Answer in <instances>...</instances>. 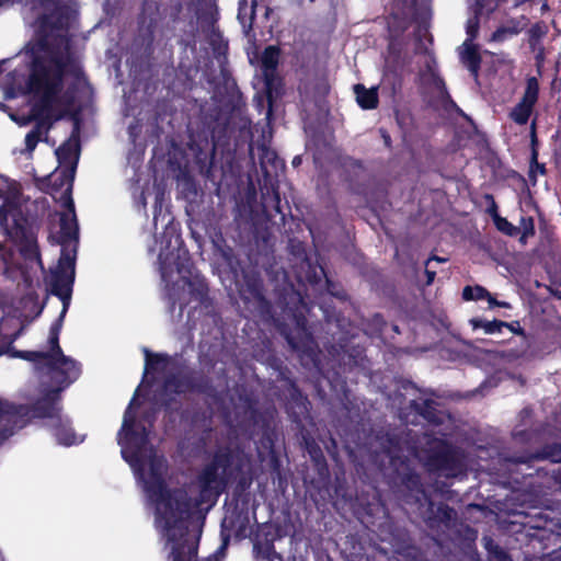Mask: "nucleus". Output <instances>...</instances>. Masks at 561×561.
<instances>
[{
  "instance_id": "nucleus-5",
  "label": "nucleus",
  "mask_w": 561,
  "mask_h": 561,
  "mask_svg": "<svg viewBox=\"0 0 561 561\" xmlns=\"http://www.w3.org/2000/svg\"><path fill=\"white\" fill-rule=\"evenodd\" d=\"M0 227L18 248L25 262L36 263L44 270L36 226L23 214L22 208L11 199L8 190L4 187H0Z\"/></svg>"
},
{
  "instance_id": "nucleus-61",
  "label": "nucleus",
  "mask_w": 561,
  "mask_h": 561,
  "mask_svg": "<svg viewBox=\"0 0 561 561\" xmlns=\"http://www.w3.org/2000/svg\"><path fill=\"white\" fill-rule=\"evenodd\" d=\"M41 1V4L44 7V8H47V7H50V5H54L55 8L58 7V2L59 0H39Z\"/></svg>"
},
{
  "instance_id": "nucleus-16",
  "label": "nucleus",
  "mask_w": 561,
  "mask_h": 561,
  "mask_svg": "<svg viewBox=\"0 0 561 561\" xmlns=\"http://www.w3.org/2000/svg\"><path fill=\"white\" fill-rule=\"evenodd\" d=\"M54 363L55 365L49 368V371L51 373V379L58 385L57 388H61V390L76 381L81 375L80 363L65 354L54 359Z\"/></svg>"
},
{
  "instance_id": "nucleus-50",
  "label": "nucleus",
  "mask_w": 561,
  "mask_h": 561,
  "mask_svg": "<svg viewBox=\"0 0 561 561\" xmlns=\"http://www.w3.org/2000/svg\"><path fill=\"white\" fill-rule=\"evenodd\" d=\"M480 28V18L479 13L476 12V14L467 20L466 23V33L468 35V38L465 41V43H472L479 34Z\"/></svg>"
},
{
  "instance_id": "nucleus-45",
  "label": "nucleus",
  "mask_w": 561,
  "mask_h": 561,
  "mask_svg": "<svg viewBox=\"0 0 561 561\" xmlns=\"http://www.w3.org/2000/svg\"><path fill=\"white\" fill-rule=\"evenodd\" d=\"M489 296H490L489 290L481 285H474V286L467 285L462 289V299L466 301L483 300V299H485V297H489Z\"/></svg>"
},
{
  "instance_id": "nucleus-12",
  "label": "nucleus",
  "mask_w": 561,
  "mask_h": 561,
  "mask_svg": "<svg viewBox=\"0 0 561 561\" xmlns=\"http://www.w3.org/2000/svg\"><path fill=\"white\" fill-rule=\"evenodd\" d=\"M165 533L168 542L171 543L172 561H197L201 535L192 534L188 525Z\"/></svg>"
},
{
  "instance_id": "nucleus-59",
  "label": "nucleus",
  "mask_w": 561,
  "mask_h": 561,
  "mask_svg": "<svg viewBox=\"0 0 561 561\" xmlns=\"http://www.w3.org/2000/svg\"><path fill=\"white\" fill-rule=\"evenodd\" d=\"M345 165H350L352 168H357V169H362L363 168L362 161L357 160V159H353V158L346 159Z\"/></svg>"
},
{
  "instance_id": "nucleus-40",
  "label": "nucleus",
  "mask_w": 561,
  "mask_h": 561,
  "mask_svg": "<svg viewBox=\"0 0 561 561\" xmlns=\"http://www.w3.org/2000/svg\"><path fill=\"white\" fill-rule=\"evenodd\" d=\"M470 324L472 329H483L486 334H494L502 332L504 325H506L505 321L494 319L492 321H488L482 318H472L470 319Z\"/></svg>"
},
{
  "instance_id": "nucleus-1",
  "label": "nucleus",
  "mask_w": 561,
  "mask_h": 561,
  "mask_svg": "<svg viewBox=\"0 0 561 561\" xmlns=\"http://www.w3.org/2000/svg\"><path fill=\"white\" fill-rule=\"evenodd\" d=\"M72 77L80 81L85 79L81 64L69 51L46 49L44 54L32 56L25 92L36 99L32 113L35 126L25 136V148L33 151L47 133L54 121L62 118L76 103V85L65 89V79Z\"/></svg>"
},
{
  "instance_id": "nucleus-20",
  "label": "nucleus",
  "mask_w": 561,
  "mask_h": 561,
  "mask_svg": "<svg viewBox=\"0 0 561 561\" xmlns=\"http://www.w3.org/2000/svg\"><path fill=\"white\" fill-rule=\"evenodd\" d=\"M305 450L308 453L313 469L321 479L330 477L329 465L320 445L310 435L302 436Z\"/></svg>"
},
{
  "instance_id": "nucleus-9",
  "label": "nucleus",
  "mask_w": 561,
  "mask_h": 561,
  "mask_svg": "<svg viewBox=\"0 0 561 561\" xmlns=\"http://www.w3.org/2000/svg\"><path fill=\"white\" fill-rule=\"evenodd\" d=\"M422 453V460L428 472L456 478L467 470L465 451L446 439H428Z\"/></svg>"
},
{
  "instance_id": "nucleus-54",
  "label": "nucleus",
  "mask_w": 561,
  "mask_h": 561,
  "mask_svg": "<svg viewBox=\"0 0 561 561\" xmlns=\"http://www.w3.org/2000/svg\"><path fill=\"white\" fill-rule=\"evenodd\" d=\"M381 137L383 139V144L388 149H391L392 147V139L391 136L388 134L386 129H380Z\"/></svg>"
},
{
  "instance_id": "nucleus-37",
  "label": "nucleus",
  "mask_w": 561,
  "mask_h": 561,
  "mask_svg": "<svg viewBox=\"0 0 561 561\" xmlns=\"http://www.w3.org/2000/svg\"><path fill=\"white\" fill-rule=\"evenodd\" d=\"M416 4L417 0H392V7L396 11L392 14L396 19H400L407 23L414 18Z\"/></svg>"
},
{
  "instance_id": "nucleus-38",
  "label": "nucleus",
  "mask_w": 561,
  "mask_h": 561,
  "mask_svg": "<svg viewBox=\"0 0 561 561\" xmlns=\"http://www.w3.org/2000/svg\"><path fill=\"white\" fill-rule=\"evenodd\" d=\"M47 299L48 295L43 302H39L38 294L35 290H31L22 297L21 305L23 309L28 310L34 317H38L43 312Z\"/></svg>"
},
{
  "instance_id": "nucleus-48",
  "label": "nucleus",
  "mask_w": 561,
  "mask_h": 561,
  "mask_svg": "<svg viewBox=\"0 0 561 561\" xmlns=\"http://www.w3.org/2000/svg\"><path fill=\"white\" fill-rule=\"evenodd\" d=\"M366 327L373 335H381L387 327V321L381 313H374L366 322Z\"/></svg>"
},
{
  "instance_id": "nucleus-41",
  "label": "nucleus",
  "mask_w": 561,
  "mask_h": 561,
  "mask_svg": "<svg viewBox=\"0 0 561 561\" xmlns=\"http://www.w3.org/2000/svg\"><path fill=\"white\" fill-rule=\"evenodd\" d=\"M185 283L188 286L191 296L198 302H204L208 296V285L205 279H199L198 277L193 279L186 278Z\"/></svg>"
},
{
  "instance_id": "nucleus-28",
  "label": "nucleus",
  "mask_w": 561,
  "mask_h": 561,
  "mask_svg": "<svg viewBox=\"0 0 561 561\" xmlns=\"http://www.w3.org/2000/svg\"><path fill=\"white\" fill-rule=\"evenodd\" d=\"M356 102L363 110H375L379 105L378 88L371 87L367 89L364 84L354 85Z\"/></svg>"
},
{
  "instance_id": "nucleus-51",
  "label": "nucleus",
  "mask_w": 561,
  "mask_h": 561,
  "mask_svg": "<svg viewBox=\"0 0 561 561\" xmlns=\"http://www.w3.org/2000/svg\"><path fill=\"white\" fill-rule=\"evenodd\" d=\"M383 84L389 83L391 85L392 93L396 94L402 88V78L401 76L392 71L390 73H386L382 80Z\"/></svg>"
},
{
  "instance_id": "nucleus-58",
  "label": "nucleus",
  "mask_w": 561,
  "mask_h": 561,
  "mask_svg": "<svg viewBox=\"0 0 561 561\" xmlns=\"http://www.w3.org/2000/svg\"><path fill=\"white\" fill-rule=\"evenodd\" d=\"M387 443L390 445V447H393L394 449L399 450L400 447H399V440L396 436L393 435H387V438H386Z\"/></svg>"
},
{
  "instance_id": "nucleus-33",
  "label": "nucleus",
  "mask_w": 561,
  "mask_h": 561,
  "mask_svg": "<svg viewBox=\"0 0 561 561\" xmlns=\"http://www.w3.org/2000/svg\"><path fill=\"white\" fill-rule=\"evenodd\" d=\"M263 80H264V87H265V93L266 99L270 105V108L272 107L274 101L282 96L284 91V83L283 79L278 76L277 72H267L263 73Z\"/></svg>"
},
{
  "instance_id": "nucleus-21",
  "label": "nucleus",
  "mask_w": 561,
  "mask_h": 561,
  "mask_svg": "<svg viewBox=\"0 0 561 561\" xmlns=\"http://www.w3.org/2000/svg\"><path fill=\"white\" fill-rule=\"evenodd\" d=\"M529 23L526 15L519 18H512L506 21L504 25L499 26L492 34L489 42L504 43L523 32Z\"/></svg>"
},
{
  "instance_id": "nucleus-35",
  "label": "nucleus",
  "mask_w": 561,
  "mask_h": 561,
  "mask_svg": "<svg viewBox=\"0 0 561 561\" xmlns=\"http://www.w3.org/2000/svg\"><path fill=\"white\" fill-rule=\"evenodd\" d=\"M253 552L256 559L284 561L282 554L275 550L272 539H265L264 541L256 540L253 543Z\"/></svg>"
},
{
  "instance_id": "nucleus-36",
  "label": "nucleus",
  "mask_w": 561,
  "mask_h": 561,
  "mask_svg": "<svg viewBox=\"0 0 561 561\" xmlns=\"http://www.w3.org/2000/svg\"><path fill=\"white\" fill-rule=\"evenodd\" d=\"M13 356L35 364H43L48 369L55 365L51 354L43 351H15Z\"/></svg>"
},
{
  "instance_id": "nucleus-19",
  "label": "nucleus",
  "mask_w": 561,
  "mask_h": 561,
  "mask_svg": "<svg viewBox=\"0 0 561 561\" xmlns=\"http://www.w3.org/2000/svg\"><path fill=\"white\" fill-rule=\"evenodd\" d=\"M80 151V125L79 119H75V126L71 136L64 141L55 151L59 164H69L71 167L73 162L78 163V157Z\"/></svg>"
},
{
  "instance_id": "nucleus-27",
  "label": "nucleus",
  "mask_w": 561,
  "mask_h": 561,
  "mask_svg": "<svg viewBox=\"0 0 561 561\" xmlns=\"http://www.w3.org/2000/svg\"><path fill=\"white\" fill-rule=\"evenodd\" d=\"M262 208L263 213L268 219L280 216V220H285V213L283 211L282 199L277 188L272 187L271 193L262 194Z\"/></svg>"
},
{
  "instance_id": "nucleus-30",
  "label": "nucleus",
  "mask_w": 561,
  "mask_h": 561,
  "mask_svg": "<svg viewBox=\"0 0 561 561\" xmlns=\"http://www.w3.org/2000/svg\"><path fill=\"white\" fill-rule=\"evenodd\" d=\"M72 217L69 219L67 213H62L60 215V244L62 249L65 244L70 241H78L79 238V229L78 222L76 218V211L71 213Z\"/></svg>"
},
{
  "instance_id": "nucleus-44",
  "label": "nucleus",
  "mask_w": 561,
  "mask_h": 561,
  "mask_svg": "<svg viewBox=\"0 0 561 561\" xmlns=\"http://www.w3.org/2000/svg\"><path fill=\"white\" fill-rule=\"evenodd\" d=\"M55 437L59 444L65 446H71L78 443L75 430L66 425H59L55 428Z\"/></svg>"
},
{
  "instance_id": "nucleus-47",
  "label": "nucleus",
  "mask_w": 561,
  "mask_h": 561,
  "mask_svg": "<svg viewBox=\"0 0 561 561\" xmlns=\"http://www.w3.org/2000/svg\"><path fill=\"white\" fill-rule=\"evenodd\" d=\"M168 302H169V309H170L171 313H173L175 311V307H176V305H179L180 316H182V313L184 312V309L188 305V301L181 297L180 290L176 289L175 287H172L171 289H169Z\"/></svg>"
},
{
  "instance_id": "nucleus-14",
  "label": "nucleus",
  "mask_w": 561,
  "mask_h": 561,
  "mask_svg": "<svg viewBox=\"0 0 561 561\" xmlns=\"http://www.w3.org/2000/svg\"><path fill=\"white\" fill-rule=\"evenodd\" d=\"M297 278L301 283L305 282L309 284L314 289L322 287L323 284L330 296L339 299L346 298L345 290L340 284L334 283L328 277L324 267L319 264H312L309 259H306L301 263V271L298 273Z\"/></svg>"
},
{
  "instance_id": "nucleus-31",
  "label": "nucleus",
  "mask_w": 561,
  "mask_h": 561,
  "mask_svg": "<svg viewBox=\"0 0 561 561\" xmlns=\"http://www.w3.org/2000/svg\"><path fill=\"white\" fill-rule=\"evenodd\" d=\"M44 23L53 30H67L70 24V8L68 5H58L50 13L44 16Z\"/></svg>"
},
{
  "instance_id": "nucleus-10",
  "label": "nucleus",
  "mask_w": 561,
  "mask_h": 561,
  "mask_svg": "<svg viewBox=\"0 0 561 561\" xmlns=\"http://www.w3.org/2000/svg\"><path fill=\"white\" fill-rule=\"evenodd\" d=\"M76 248L70 253L67 249H61V254L57 266L50 271L49 294L58 297L62 304L60 312L67 314L69 309L73 283L76 276Z\"/></svg>"
},
{
  "instance_id": "nucleus-63",
  "label": "nucleus",
  "mask_w": 561,
  "mask_h": 561,
  "mask_svg": "<svg viewBox=\"0 0 561 561\" xmlns=\"http://www.w3.org/2000/svg\"><path fill=\"white\" fill-rule=\"evenodd\" d=\"M142 417H144V420H145V421H147V422L149 423V425L151 426V425H152V423H153V421H154V419H156V415H154V412H152V413H148V412H147Z\"/></svg>"
},
{
  "instance_id": "nucleus-22",
  "label": "nucleus",
  "mask_w": 561,
  "mask_h": 561,
  "mask_svg": "<svg viewBox=\"0 0 561 561\" xmlns=\"http://www.w3.org/2000/svg\"><path fill=\"white\" fill-rule=\"evenodd\" d=\"M217 20L213 13L204 15L202 23L207 24V28L204 27V32H208L209 44L216 54V56L226 55L228 49V43L224 42L222 34L216 24Z\"/></svg>"
},
{
  "instance_id": "nucleus-6",
  "label": "nucleus",
  "mask_w": 561,
  "mask_h": 561,
  "mask_svg": "<svg viewBox=\"0 0 561 561\" xmlns=\"http://www.w3.org/2000/svg\"><path fill=\"white\" fill-rule=\"evenodd\" d=\"M215 388L211 379L193 369H172L162 380L161 390L158 394L160 408L171 413L178 411L180 402L176 396L185 393L211 394Z\"/></svg>"
},
{
  "instance_id": "nucleus-46",
  "label": "nucleus",
  "mask_w": 561,
  "mask_h": 561,
  "mask_svg": "<svg viewBox=\"0 0 561 561\" xmlns=\"http://www.w3.org/2000/svg\"><path fill=\"white\" fill-rule=\"evenodd\" d=\"M426 70L430 73L432 85L439 92L443 98L450 99L445 80L438 75L434 67L431 64H427Z\"/></svg>"
},
{
  "instance_id": "nucleus-57",
  "label": "nucleus",
  "mask_w": 561,
  "mask_h": 561,
  "mask_svg": "<svg viewBox=\"0 0 561 561\" xmlns=\"http://www.w3.org/2000/svg\"><path fill=\"white\" fill-rule=\"evenodd\" d=\"M182 11V3L181 2H178L173 8H172V13H171V19L173 22H175L179 18V14L181 13Z\"/></svg>"
},
{
  "instance_id": "nucleus-25",
  "label": "nucleus",
  "mask_w": 561,
  "mask_h": 561,
  "mask_svg": "<svg viewBox=\"0 0 561 561\" xmlns=\"http://www.w3.org/2000/svg\"><path fill=\"white\" fill-rule=\"evenodd\" d=\"M462 65L469 70L474 80H478L481 69L482 57L478 46L473 43H463V50L460 54Z\"/></svg>"
},
{
  "instance_id": "nucleus-53",
  "label": "nucleus",
  "mask_w": 561,
  "mask_h": 561,
  "mask_svg": "<svg viewBox=\"0 0 561 561\" xmlns=\"http://www.w3.org/2000/svg\"><path fill=\"white\" fill-rule=\"evenodd\" d=\"M523 227H524V236H533L535 234V226H534V219L531 217L528 218H522Z\"/></svg>"
},
{
  "instance_id": "nucleus-60",
  "label": "nucleus",
  "mask_w": 561,
  "mask_h": 561,
  "mask_svg": "<svg viewBox=\"0 0 561 561\" xmlns=\"http://www.w3.org/2000/svg\"><path fill=\"white\" fill-rule=\"evenodd\" d=\"M552 480L561 486V469L554 470L552 472Z\"/></svg>"
},
{
  "instance_id": "nucleus-23",
  "label": "nucleus",
  "mask_w": 561,
  "mask_h": 561,
  "mask_svg": "<svg viewBox=\"0 0 561 561\" xmlns=\"http://www.w3.org/2000/svg\"><path fill=\"white\" fill-rule=\"evenodd\" d=\"M249 523L248 507L244 506L240 508L236 505L230 515L225 517L222 526L230 530H234L238 537H243L249 528Z\"/></svg>"
},
{
  "instance_id": "nucleus-34",
  "label": "nucleus",
  "mask_w": 561,
  "mask_h": 561,
  "mask_svg": "<svg viewBox=\"0 0 561 561\" xmlns=\"http://www.w3.org/2000/svg\"><path fill=\"white\" fill-rule=\"evenodd\" d=\"M280 58V49L278 46L270 45L264 48L261 56L262 75L267 72H277Z\"/></svg>"
},
{
  "instance_id": "nucleus-52",
  "label": "nucleus",
  "mask_w": 561,
  "mask_h": 561,
  "mask_svg": "<svg viewBox=\"0 0 561 561\" xmlns=\"http://www.w3.org/2000/svg\"><path fill=\"white\" fill-rule=\"evenodd\" d=\"M504 328L508 329L512 333H514L516 335H519V336H523L524 339H526V331L520 325L519 321L515 320V321H512V322H506V325H504Z\"/></svg>"
},
{
  "instance_id": "nucleus-15",
  "label": "nucleus",
  "mask_w": 561,
  "mask_h": 561,
  "mask_svg": "<svg viewBox=\"0 0 561 561\" xmlns=\"http://www.w3.org/2000/svg\"><path fill=\"white\" fill-rule=\"evenodd\" d=\"M539 82L536 77H529L522 100L511 112V118L518 125H525L529 121L534 106L538 101Z\"/></svg>"
},
{
  "instance_id": "nucleus-39",
  "label": "nucleus",
  "mask_w": 561,
  "mask_h": 561,
  "mask_svg": "<svg viewBox=\"0 0 561 561\" xmlns=\"http://www.w3.org/2000/svg\"><path fill=\"white\" fill-rule=\"evenodd\" d=\"M483 547L488 551V556L494 561H513L507 551L500 547L492 537L484 536L482 538Z\"/></svg>"
},
{
  "instance_id": "nucleus-49",
  "label": "nucleus",
  "mask_w": 561,
  "mask_h": 561,
  "mask_svg": "<svg viewBox=\"0 0 561 561\" xmlns=\"http://www.w3.org/2000/svg\"><path fill=\"white\" fill-rule=\"evenodd\" d=\"M494 225L499 231L508 237H516L519 232L517 227H515L512 222L502 216H496L494 218Z\"/></svg>"
},
{
  "instance_id": "nucleus-17",
  "label": "nucleus",
  "mask_w": 561,
  "mask_h": 561,
  "mask_svg": "<svg viewBox=\"0 0 561 561\" xmlns=\"http://www.w3.org/2000/svg\"><path fill=\"white\" fill-rule=\"evenodd\" d=\"M424 502L427 504L424 520L428 527H450L456 520L457 512L448 504L440 502L436 505L430 496Z\"/></svg>"
},
{
  "instance_id": "nucleus-42",
  "label": "nucleus",
  "mask_w": 561,
  "mask_h": 561,
  "mask_svg": "<svg viewBox=\"0 0 561 561\" xmlns=\"http://www.w3.org/2000/svg\"><path fill=\"white\" fill-rule=\"evenodd\" d=\"M531 458L545 460L548 459L556 463H561V443L546 444L540 451Z\"/></svg>"
},
{
  "instance_id": "nucleus-55",
  "label": "nucleus",
  "mask_w": 561,
  "mask_h": 561,
  "mask_svg": "<svg viewBox=\"0 0 561 561\" xmlns=\"http://www.w3.org/2000/svg\"><path fill=\"white\" fill-rule=\"evenodd\" d=\"M273 159H276V153L273 151H268L267 149H264V153L261 156V164L264 168L265 159L271 161Z\"/></svg>"
},
{
  "instance_id": "nucleus-43",
  "label": "nucleus",
  "mask_w": 561,
  "mask_h": 561,
  "mask_svg": "<svg viewBox=\"0 0 561 561\" xmlns=\"http://www.w3.org/2000/svg\"><path fill=\"white\" fill-rule=\"evenodd\" d=\"M530 147H531V154H530V169L533 170L534 167L541 173H546V167L543 163L538 162V138L536 133V123L533 122L530 127Z\"/></svg>"
},
{
  "instance_id": "nucleus-7",
  "label": "nucleus",
  "mask_w": 561,
  "mask_h": 561,
  "mask_svg": "<svg viewBox=\"0 0 561 561\" xmlns=\"http://www.w3.org/2000/svg\"><path fill=\"white\" fill-rule=\"evenodd\" d=\"M320 308L323 311L328 333L331 334L332 342H334L332 347L341 357L344 371H346V369L351 371L354 368H364L366 350L364 346L354 345L352 343L354 334L352 333L353 328L351 321L344 317L342 312L330 310L322 306H320Z\"/></svg>"
},
{
  "instance_id": "nucleus-32",
  "label": "nucleus",
  "mask_w": 561,
  "mask_h": 561,
  "mask_svg": "<svg viewBox=\"0 0 561 561\" xmlns=\"http://www.w3.org/2000/svg\"><path fill=\"white\" fill-rule=\"evenodd\" d=\"M65 317L66 314L60 312L58 318L53 321L49 328V335L47 341L49 350L47 351V353L51 354L54 359L64 355V352L59 344V335L64 325Z\"/></svg>"
},
{
  "instance_id": "nucleus-64",
  "label": "nucleus",
  "mask_w": 561,
  "mask_h": 561,
  "mask_svg": "<svg viewBox=\"0 0 561 561\" xmlns=\"http://www.w3.org/2000/svg\"><path fill=\"white\" fill-rule=\"evenodd\" d=\"M425 273L427 276V284H431L434 280L436 273L434 271H430L427 268H426Z\"/></svg>"
},
{
  "instance_id": "nucleus-29",
  "label": "nucleus",
  "mask_w": 561,
  "mask_h": 561,
  "mask_svg": "<svg viewBox=\"0 0 561 561\" xmlns=\"http://www.w3.org/2000/svg\"><path fill=\"white\" fill-rule=\"evenodd\" d=\"M401 484L411 492L412 496L417 503H420L422 500L425 501L430 496L425 492L421 476L415 471L409 470L402 474Z\"/></svg>"
},
{
  "instance_id": "nucleus-2",
  "label": "nucleus",
  "mask_w": 561,
  "mask_h": 561,
  "mask_svg": "<svg viewBox=\"0 0 561 561\" xmlns=\"http://www.w3.org/2000/svg\"><path fill=\"white\" fill-rule=\"evenodd\" d=\"M245 308L253 317L263 320H273L279 334L294 351H305L312 342V332L308 328L307 314L312 306L305 298L293 290L288 296L279 299L282 304L283 320L274 318L273 306L264 295V284L259 271L254 268L242 270V284L239 289Z\"/></svg>"
},
{
  "instance_id": "nucleus-26",
  "label": "nucleus",
  "mask_w": 561,
  "mask_h": 561,
  "mask_svg": "<svg viewBox=\"0 0 561 561\" xmlns=\"http://www.w3.org/2000/svg\"><path fill=\"white\" fill-rule=\"evenodd\" d=\"M547 33L548 26L542 21L534 23L527 31L528 46L533 53H537V61L543 57V46L541 45V41L547 35Z\"/></svg>"
},
{
  "instance_id": "nucleus-11",
  "label": "nucleus",
  "mask_w": 561,
  "mask_h": 561,
  "mask_svg": "<svg viewBox=\"0 0 561 561\" xmlns=\"http://www.w3.org/2000/svg\"><path fill=\"white\" fill-rule=\"evenodd\" d=\"M124 438L118 443L122 445V457L135 470L142 471L144 457L142 451L149 443V430L141 423H136L134 416H128V410L125 412V417L122 426Z\"/></svg>"
},
{
  "instance_id": "nucleus-56",
  "label": "nucleus",
  "mask_w": 561,
  "mask_h": 561,
  "mask_svg": "<svg viewBox=\"0 0 561 561\" xmlns=\"http://www.w3.org/2000/svg\"><path fill=\"white\" fill-rule=\"evenodd\" d=\"M488 197L492 201V204L491 206L489 207V214L492 216V218L494 219L496 216H500L499 215V211H497V205L496 203L494 202L492 195H488Z\"/></svg>"
},
{
  "instance_id": "nucleus-3",
  "label": "nucleus",
  "mask_w": 561,
  "mask_h": 561,
  "mask_svg": "<svg viewBox=\"0 0 561 561\" xmlns=\"http://www.w3.org/2000/svg\"><path fill=\"white\" fill-rule=\"evenodd\" d=\"M243 466L244 455L240 451L230 447L217 449L197 476L198 496L194 507L203 504L215 505L234 474L241 473L234 493L240 495L247 492L252 484V477L242 472Z\"/></svg>"
},
{
  "instance_id": "nucleus-13",
  "label": "nucleus",
  "mask_w": 561,
  "mask_h": 561,
  "mask_svg": "<svg viewBox=\"0 0 561 561\" xmlns=\"http://www.w3.org/2000/svg\"><path fill=\"white\" fill-rule=\"evenodd\" d=\"M75 173L76 162H73L71 167L64 168L47 178L46 193L58 201L69 213L75 211V202L72 198Z\"/></svg>"
},
{
  "instance_id": "nucleus-8",
  "label": "nucleus",
  "mask_w": 561,
  "mask_h": 561,
  "mask_svg": "<svg viewBox=\"0 0 561 561\" xmlns=\"http://www.w3.org/2000/svg\"><path fill=\"white\" fill-rule=\"evenodd\" d=\"M61 388L50 389L33 404H15L10 402L4 407L0 431H10V437L16 430L23 428L31 419H59L60 408L58 407L59 392Z\"/></svg>"
},
{
  "instance_id": "nucleus-62",
  "label": "nucleus",
  "mask_w": 561,
  "mask_h": 561,
  "mask_svg": "<svg viewBox=\"0 0 561 561\" xmlns=\"http://www.w3.org/2000/svg\"><path fill=\"white\" fill-rule=\"evenodd\" d=\"M485 299L488 300L491 308L499 307V305H500V301L495 297H493L491 294L489 297H485Z\"/></svg>"
},
{
  "instance_id": "nucleus-18",
  "label": "nucleus",
  "mask_w": 561,
  "mask_h": 561,
  "mask_svg": "<svg viewBox=\"0 0 561 561\" xmlns=\"http://www.w3.org/2000/svg\"><path fill=\"white\" fill-rule=\"evenodd\" d=\"M142 352L145 355L144 376L164 374L179 366L176 356H171L168 353H153L147 347H144Z\"/></svg>"
},
{
  "instance_id": "nucleus-24",
  "label": "nucleus",
  "mask_w": 561,
  "mask_h": 561,
  "mask_svg": "<svg viewBox=\"0 0 561 561\" xmlns=\"http://www.w3.org/2000/svg\"><path fill=\"white\" fill-rule=\"evenodd\" d=\"M410 407L428 423L433 425L443 424L442 412L437 409V402L433 399L412 400Z\"/></svg>"
},
{
  "instance_id": "nucleus-4",
  "label": "nucleus",
  "mask_w": 561,
  "mask_h": 561,
  "mask_svg": "<svg viewBox=\"0 0 561 561\" xmlns=\"http://www.w3.org/2000/svg\"><path fill=\"white\" fill-rule=\"evenodd\" d=\"M148 499L156 507V520L163 525L164 531L188 525L194 503L186 490L170 489L161 471V462L152 456L149 461V474L144 481Z\"/></svg>"
}]
</instances>
